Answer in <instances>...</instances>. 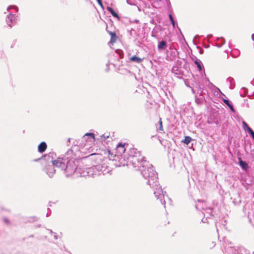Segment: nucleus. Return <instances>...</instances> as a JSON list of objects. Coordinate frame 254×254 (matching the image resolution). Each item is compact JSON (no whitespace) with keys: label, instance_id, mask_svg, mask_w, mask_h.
Masks as SVG:
<instances>
[{"label":"nucleus","instance_id":"1","mask_svg":"<svg viewBox=\"0 0 254 254\" xmlns=\"http://www.w3.org/2000/svg\"><path fill=\"white\" fill-rule=\"evenodd\" d=\"M135 155L130 156L128 160L134 167H138L144 179L148 180L147 184L149 186L157 185V174L154 170L152 164L144 160L140 156L139 152H135Z\"/></svg>","mask_w":254,"mask_h":254},{"label":"nucleus","instance_id":"2","mask_svg":"<svg viewBox=\"0 0 254 254\" xmlns=\"http://www.w3.org/2000/svg\"><path fill=\"white\" fill-rule=\"evenodd\" d=\"M100 168V167L99 165L93 166L90 168H86L85 170H82L81 172H79V173L80 174L81 177H94V176L99 175L101 173L105 174V170H103L105 167L102 166L101 169L99 170ZM78 171H79V170H78Z\"/></svg>","mask_w":254,"mask_h":254},{"label":"nucleus","instance_id":"3","mask_svg":"<svg viewBox=\"0 0 254 254\" xmlns=\"http://www.w3.org/2000/svg\"><path fill=\"white\" fill-rule=\"evenodd\" d=\"M65 173L67 176H70L75 173H78L79 171L78 170H79V172H80V169L76 170V165L75 164L74 161H67L64 169Z\"/></svg>","mask_w":254,"mask_h":254},{"label":"nucleus","instance_id":"4","mask_svg":"<svg viewBox=\"0 0 254 254\" xmlns=\"http://www.w3.org/2000/svg\"><path fill=\"white\" fill-rule=\"evenodd\" d=\"M152 187H155L154 193L155 195V196L158 198L159 199L161 203L165 205V196L164 194L163 193V191L161 188V187L159 186V185L158 184V182H157V185L155 186V184H154L153 186H151Z\"/></svg>","mask_w":254,"mask_h":254},{"label":"nucleus","instance_id":"5","mask_svg":"<svg viewBox=\"0 0 254 254\" xmlns=\"http://www.w3.org/2000/svg\"><path fill=\"white\" fill-rule=\"evenodd\" d=\"M67 162L66 159L64 158H58L57 159L53 161V164L54 166L61 168L62 170L64 169L65 166V164Z\"/></svg>","mask_w":254,"mask_h":254},{"label":"nucleus","instance_id":"6","mask_svg":"<svg viewBox=\"0 0 254 254\" xmlns=\"http://www.w3.org/2000/svg\"><path fill=\"white\" fill-rule=\"evenodd\" d=\"M125 144H119L116 147L117 155L122 156L125 152Z\"/></svg>","mask_w":254,"mask_h":254},{"label":"nucleus","instance_id":"7","mask_svg":"<svg viewBox=\"0 0 254 254\" xmlns=\"http://www.w3.org/2000/svg\"><path fill=\"white\" fill-rule=\"evenodd\" d=\"M6 22L9 27H12V25L16 23L15 16L11 13L9 14L6 19Z\"/></svg>","mask_w":254,"mask_h":254},{"label":"nucleus","instance_id":"8","mask_svg":"<svg viewBox=\"0 0 254 254\" xmlns=\"http://www.w3.org/2000/svg\"><path fill=\"white\" fill-rule=\"evenodd\" d=\"M54 166L53 164L52 165L49 166L47 168V174L50 177H52L55 173Z\"/></svg>","mask_w":254,"mask_h":254},{"label":"nucleus","instance_id":"9","mask_svg":"<svg viewBox=\"0 0 254 254\" xmlns=\"http://www.w3.org/2000/svg\"><path fill=\"white\" fill-rule=\"evenodd\" d=\"M47 148V144L45 142H41L38 146V151L40 153H43Z\"/></svg>","mask_w":254,"mask_h":254},{"label":"nucleus","instance_id":"10","mask_svg":"<svg viewBox=\"0 0 254 254\" xmlns=\"http://www.w3.org/2000/svg\"><path fill=\"white\" fill-rule=\"evenodd\" d=\"M167 47V43L165 41H161L159 42L158 45V49L159 51L164 50Z\"/></svg>","mask_w":254,"mask_h":254},{"label":"nucleus","instance_id":"11","mask_svg":"<svg viewBox=\"0 0 254 254\" xmlns=\"http://www.w3.org/2000/svg\"><path fill=\"white\" fill-rule=\"evenodd\" d=\"M83 137L85 139H89L91 142L94 140V135L92 133H87L84 135Z\"/></svg>","mask_w":254,"mask_h":254},{"label":"nucleus","instance_id":"12","mask_svg":"<svg viewBox=\"0 0 254 254\" xmlns=\"http://www.w3.org/2000/svg\"><path fill=\"white\" fill-rule=\"evenodd\" d=\"M205 201H200L199 200H198V203L195 205L196 208L198 209L201 208L202 209H205L206 208L203 207V204H205Z\"/></svg>","mask_w":254,"mask_h":254},{"label":"nucleus","instance_id":"13","mask_svg":"<svg viewBox=\"0 0 254 254\" xmlns=\"http://www.w3.org/2000/svg\"><path fill=\"white\" fill-rule=\"evenodd\" d=\"M130 61L136 63H140L142 61V59L135 56H134L130 58Z\"/></svg>","mask_w":254,"mask_h":254},{"label":"nucleus","instance_id":"14","mask_svg":"<svg viewBox=\"0 0 254 254\" xmlns=\"http://www.w3.org/2000/svg\"><path fill=\"white\" fill-rule=\"evenodd\" d=\"M107 9H108V11H109L114 17H117L118 18H119L117 13H116L115 12V11L114 10V9L112 7H108Z\"/></svg>","mask_w":254,"mask_h":254},{"label":"nucleus","instance_id":"15","mask_svg":"<svg viewBox=\"0 0 254 254\" xmlns=\"http://www.w3.org/2000/svg\"><path fill=\"white\" fill-rule=\"evenodd\" d=\"M240 165L244 170H247L248 167L247 163L242 160H240Z\"/></svg>","mask_w":254,"mask_h":254},{"label":"nucleus","instance_id":"16","mask_svg":"<svg viewBox=\"0 0 254 254\" xmlns=\"http://www.w3.org/2000/svg\"><path fill=\"white\" fill-rule=\"evenodd\" d=\"M110 34L111 36L110 42H111L112 43H114L116 40V38H117L116 35L115 33H113V32H110Z\"/></svg>","mask_w":254,"mask_h":254},{"label":"nucleus","instance_id":"17","mask_svg":"<svg viewBox=\"0 0 254 254\" xmlns=\"http://www.w3.org/2000/svg\"><path fill=\"white\" fill-rule=\"evenodd\" d=\"M243 127L245 131H249V129H251L247 125V124L243 121Z\"/></svg>","mask_w":254,"mask_h":254},{"label":"nucleus","instance_id":"18","mask_svg":"<svg viewBox=\"0 0 254 254\" xmlns=\"http://www.w3.org/2000/svg\"><path fill=\"white\" fill-rule=\"evenodd\" d=\"M224 102L231 109L232 111H234L233 106L230 103L229 100L224 99Z\"/></svg>","mask_w":254,"mask_h":254},{"label":"nucleus","instance_id":"19","mask_svg":"<svg viewBox=\"0 0 254 254\" xmlns=\"http://www.w3.org/2000/svg\"><path fill=\"white\" fill-rule=\"evenodd\" d=\"M191 140V138L190 137L186 136L185 138L184 142L186 144H188L190 142Z\"/></svg>","mask_w":254,"mask_h":254},{"label":"nucleus","instance_id":"20","mask_svg":"<svg viewBox=\"0 0 254 254\" xmlns=\"http://www.w3.org/2000/svg\"><path fill=\"white\" fill-rule=\"evenodd\" d=\"M195 64L197 65V67L199 71H200L202 69L200 61H195Z\"/></svg>","mask_w":254,"mask_h":254},{"label":"nucleus","instance_id":"21","mask_svg":"<svg viewBox=\"0 0 254 254\" xmlns=\"http://www.w3.org/2000/svg\"><path fill=\"white\" fill-rule=\"evenodd\" d=\"M169 19H170V21H171V23H172V24L173 25V26L174 27H175V21L174 20L173 16H172L171 14H169Z\"/></svg>","mask_w":254,"mask_h":254},{"label":"nucleus","instance_id":"22","mask_svg":"<svg viewBox=\"0 0 254 254\" xmlns=\"http://www.w3.org/2000/svg\"><path fill=\"white\" fill-rule=\"evenodd\" d=\"M159 129L161 131H163V126H162V121H161V119H160L159 120Z\"/></svg>","mask_w":254,"mask_h":254},{"label":"nucleus","instance_id":"23","mask_svg":"<svg viewBox=\"0 0 254 254\" xmlns=\"http://www.w3.org/2000/svg\"><path fill=\"white\" fill-rule=\"evenodd\" d=\"M248 132L249 133V134L251 135V136L254 139V132L253 131V130L252 129H249Z\"/></svg>","mask_w":254,"mask_h":254},{"label":"nucleus","instance_id":"24","mask_svg":"<svg viewBox=\"0 0 254 254\" xmlns=\"http://www.w3.org/2000/svg\"><path fill=\"white\" fill-rule=\"evenodd\" d=\"M11 8H14L16 9V11H17L18 8L16 6H9L7 7V10H9V9H11Z\"/></svg>","mask_w":254,"mask_h":254},{"label":"nucleus","instance_id":"25","mask_svg":"<svg viewBox=\"0 0 254 254\" xmlns=\"http://www.w3.org/2000/svg\"><path fill=\"white\" fill-rule=\"evenodd\" d=\"M236 52V53H239V51H237V50H234L233 51H232L231 52V55L233 57H236L235 55H234V53Z\"/></svg>","mask_w":254,"mask_h":254},{"label":"nucleus","instance_id":"26","mask_svg":"<svg viewBox=\"0 0 254 254\" xmlns=\"http://www.w3.org/2000/svg\"><path fill=\"white\" fill-rule=\"evenodd\" d=\"M98 4L102 7H103V4L101 0H96Z\"/></svg>","mask_w":254,"mask_h":254},{"label":"nucleus","instance_id":"27","mask_svg":"<svg viewBox=\"0 0 254 254\" xmlns=\"http://www.w3.org/2000/svg\"><path fill=\"white\" fill-rule=\"evenodd\" d=\"M4 222H5L6 224H8V220H7V219H4Z\"/></svg>","mask_w":254,"mask_h":254},{"label":"nucleus","instance_id":"28","mask_svg":"<svg viewBox=\"0 0 254 254\" xmlns=\"http://www.w3.org/2000/svg\"><path fill=\"white\" fill-rule=\"evenodd\" d=\"M107 153H108V154H110V153H111V152H110V151L108 150V151H107Z\"/></svg>","mask_w":254,"mask_h":254},{"label":"nucleus","instance_id":"29","mask_svg":"<svg viewBox=\"0 0 254 254\" xmlns=\"http://www.w3.org/2000/svg\"><path fill=\"white\" fill-rule=\"evenodd\" d=\"M70 138H68V142H70Z\"/></svg>","mask_w":254,"mask_h":254},{"label":"nucleus","instance_id":"30","mask_svg":"<svg viewBox=\"0 0 254 254\" xmlns=\"http://www.w3.org/2000/svg\"><path fill=\"white\" fill-rule=\"evenodd\" d=\"M104 137L105 138H106V137H105L104 135ZM108 136H106V138H108Z\"/></svg>","mask_w":254,"mask_h":254},{"label":"nucleus","instance_id":"31","mask_svg":"<svg viewBox=\"0 0 254 254\" xmlns=\"http://www.w3.org/2000/svg\"><path fill=\"white\" fill-rule=\"evenodd\" d=\"M234 254H237V253H236V252H234Z\"/></svg>","mask_w":254,"mask_h":254},{"label":"nucleus","instance_id":"32","mask_svg":"<svg viewBox=\"0 0 254 254\" xmlns=\"http://www.w3.org/2000/svg\"><path fill=\"white\" fill-rule=\"evenodd\" d=\"M202 222H204V220H203V219H202Z\"/></svg>","mask_w":254,"mask_h":254}]
</instances>
